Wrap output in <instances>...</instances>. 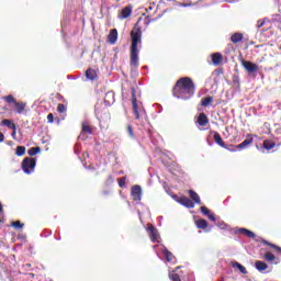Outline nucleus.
<instances>
[{
  "label": "nucleus",
  "mask_w": 281,
  "mask_h": 281,
  "mask_svg": "<svg viewBox=\"0 0 281 281\" xmlns=\"http://www.w3.org/2000/svg\"><path fill=\"white\" fill-rule=\"evenodd\" d=\"M195 91L196 87L190 77L180 78L172 89L173 97L178 98V100H190Z\"/></svg>",
  "instance_id": "f257e3e1"
},
{
  "label": "nucleus",
  "mask_w": 281,
  "mask_h": 281,
  "mask_svg": "<svg viewBox=\"0 0 281 281\" xmlns=\"http://www.w3.org/2000/svg\"><path fill=\"white\" fill-rule=\"evenodd\" d=\"M131 53H130V66L139 67V45H142V29L134 27L131 31Z\"/></svg>",
  "instance_id": "f03ea898"
},
{
  "label": "nucleus",
  "mask_w": 281,
  "mask_h": 281,
  "mask_svg": "<svg viewBox=\"0 0 281 281\" xmlns=\"http://www.w3.org/2000/svg\"><path fill=\"white\" fill-rule=\"evenodd\" d=\"M34 168H36V159L26 157L22 161V170L25 175H31L34 172Z\"/></svg>",
  "instance_id": "7ed1b4c3"
},
{
  "label": "nucleus",
  "mask_w": 281,
  "mask_h": 281,
  "mask_svg": "<svg viewBox=\"0 0 281 281\" xmlns=\"http://www.w3.org/2000/svg\"><path fill=\"white\" fill-rule=\"evenodd\" d=\"M132 91V106H133V113L135 115L136 120H139V104L137 103V94L135 87L131 88Z\"/></svg>",
  "instance_id": "20e7f679"
},
{
  "label": "nucleus",
  "mask_w": 281,
  "mask_h": 281,
  "mask_svg": "<svg viewBox=\"0 0 281 281\" xmlns=\"http://www.w3.org/2000/svg\"><path fill=\"white\" fill-rule=\"evenodd\" d=\"M147 232L149 234L151 243H159V232L157 231V228H155L153 224H147Z\"/></svg>",
  "instance_id": "39448f33"
},
{
  "label": "nucleus",
  "mask_w": 281,
  "mask_h": 281,
  "mask_svg": "<svg viewBox=\"0 0 281 281\" xmlns=\"http://www.w3.org/2000/svg\"><path fill=\"white\" fill-rule=\"evenodd\" d=\"M95 127L91 126L89 122L85 121L81 123V132L80 137H83V139L87 137V135H91Z\"/></svg>",
  "instance_id": "423d86ee"
},
{
  "label": "nucleus",
  "mask_w": 281,
  "mask_h": 281,
  "mask_svg": "<svg viewBox=\"0 0 281 281\" xmlns=\"http://www.w3.org/2000/svg\"><path fill=\"white\" fill-rule=\"evenodd\" d=\"M241 67L248 71V74H255V71H258V65L249 61V60H241Z\"/></svg>",
  "instance_id": "0eeeda50"
},
{
  "label": "nucleus",
  "mask_w": 281,
  "mask_h": 281,
  "mask_svg": "<svg viewBox=\"0 0 281 281\" xmlns=\"http://www.w3.org/2000/svg\"><path fill=\"white\" fill-rule=\"evenodd\" d=\"M131 194H132L133 201H136V202L142 201V187L137 184L132 187Z\"/></svg>",
  "instance_id": "6e6552de"
},
{
  "label": "nucleus",
  "mask_w": 281,
  "mask_h": 281,
  "mask_svg": "<svg viewBox=\"0 0 281 281\" xmlns=\"http://www.w3.org/2000/svg\"><path fill=\"white\" fill-rule=\"evenodd\" d=\"M213 133V139L217 146H221V148H225L226 150H229V147L225 144V140H223V137L218 132H212Z\"/></svg>",
  "instance_id": "1a4fd4ad"
},
{
  "label": "nucleus",
  "mask_w": 281,
  "mask_h": 281,
  "mask_svg": "<svg viewBox=\"0 0 281 281\" xmlns=\"http://www.w3.org/2000/svg\"><path fill=\"white\" fill-rule=\"evenodd\" d=\"M177 201L180 203V205H183L189 210H192L194 207V202H192V200H190V198L188 196H181Z\"/></svg>",
  "instance_id": "9d476101"
},
{
  "label": "nucleus",
  "mask_w": 281,
  "mask_h": 281,
  "mask_svg": "<svg viewBox=\"0 0 281 281\" xmlns=\"http://www.w3.org/2000/svg\"><path fill=\"white\" fill-rule=\"evenodd\" d=\"M250 144H254V138L251 135H248L245 140H243L239 145H235L234 148H237V150H244V148H247Z\"/></svg>",
  "instance_id": "9b49d317"
},
{
  "label": "nucleus",
  "mask_w": 281,
  "mask_h": 281,
  "mask_svg": "<svg viewBox=\"0 0 281 281\" xmlns=\"http://www.w3.org/2000/svg\"><path fill=\"white\" fill-rule=\"evenodd\" d=\"M196 124H199V126H207L210 124V117H207V114L203 112L200 113L196 119Z\"/></svg>",
  "instance_id": "f8f14e48"
},
{
  "label": "nucleus",
  "mask_w": 281,
  "mask_h": 281,
  "mask_svg": "<svg viewBox=\"0 0 281 281\" xmlns=\"http://www.w3.org/2000/svg\"><path fill=\"white\" fill-rule=\"evenodd\" d=\"M211 60H212L213 65H215V67H218V65H221L223 63V54L213 53L211 55Z\"/></svg>",
  "instance_id": "ddd939ff"
},
{
  "label": "nucleus",
  "mask_w": 281,
  "mask_h": 281,
  "mask_svg": "<svg viewBox=\"0 0 281 281\" xmlns=\"http://www.w3.org/2000/svg\"><path fill=\"white\" fill-rule=\"evenodd\" d=\"M131 14H133V7L127 5L121 10L120 19H128V16H131Z\"/></svg>",
  "instance_id": "4468645a"
},
{
  "label": "nucleus",
  "mask_w": 281,
  "mask_h": 281,
  "mask_svg": "<svg viewBox=\"0 0 281 281\" xmlns=\"http://www.w3.org/2000/svg\"><path fill=\"white\" fill-rule=\"evenodd\" d=\"M108 41L111 43V45H115V43H117V29L110 30Z\"/></svg>",
  "instance_id": "2eb2a0df"
},
{
  "label": "nucleus",
  "mask_w": 281,
  "mask_h": 281,
  "mask_svg": "<svg viewBox=\"0 0 281 281\" xmlns=\"http://www.w3.org/2000/svg\"><path fill=\"white\" fill-rule=\"evenodd\" d=\"M255 269H257V271H260V273H262V271H267L269 269V266L265 261L257 260L255 262Z\"/></svg>",
  "instance_id": "dca6fc26"
},
{
  "label": "nucleus",
  "mask_w": 281,
  "mask_h": 281,
  "mask_svg": "<svg viewBox=\"0 0 281 281\" xmlns=\"http://www.w3.org/2000/svg\"><path fill=\"white\" fill-rule=\"evenodd\" d=\"M188 194L192 201H194L198 205H201V196L194 190H189Z\"/></svg>",
  "instance_id": "f3484780"
},
{
  "label": "nucleus",
  "mask_w": 281,
  "mask_h": 281,
  "mask_svg": "<svg viewBox=\"0 0 281 281\" xmlns=\"http://www.w3.org/2000/svg\"><path fill=\"white\" fill-rule=\"evenodd\" d=\"M86 78H88V80H97L98 72L93 70V68H89L88 70H86Z\"/></svg>",
  "instance_id": "a211bd4d"
},
{
  "label": "nucleus",
  "mask_w": 281,
  "mask_h": 281,
  "mask_svg": "<svg viewBox=\"0 0 281 281\" xmlns=\"http://www.w3.org/2000/svg\"><path fill=\"white\" fill-rule=\"evenodd\" d=\"M1 124L11 131H16V124H14L11 120L4 119L2 120Z\"/></svg>",
  "instance_id": "6ab92c4d"
},
{
  "label": "nucleus",
  "mask_w": 281,
  "mask_h": 281,
  "mask_svg": "<svg viewBox=\"0 0 281 281\" xmlns=\"http://www.w3.org/2000/svg\"><path fill=\"white\" fill-rule=\"evenodd\" d=\"M195 225H196L198 229H207V226L210 224L205 220L200 218V220L195 221Z\"/></svg>",
  "instance_id": "aec40b11"
},
{
  "label": "nucleus",
  "mask_w": 281,
  "mask_h": 281,
  "mask_svg": "<svg viewBox=\"0 0 281 281\" xmlns=\"http://www.w3.org/2000/svg\"><path fill=\"white\" fill-rule=\"evenodd\" d=\"M262 245H266L267 247H271V249H274V251H277L278 254H281V247L276 244L269 243L268 240L263 239Z\"/></svg>",
  "instance_id": "412c9836"
},
{
  "label": "nucleus",
  "mask_w": 281,
  "mask_h": 281,
  "mask_svg": "<svg viewBox=\"0 0 281 281\" xmlns=\"http://www.w3.org/2000/svg\"><path fill=\"white\" fill-rule=\"evenodd\" d=\"M162 252L165 254L167 262H175V255H172L168 248H164Z\"/></svg>",
  "instance_id": "4be33fe9"
},
{
  "label": "nucleus",
  "mask_w": 281,
  "mask_h": 281,
  "mask_svg": "<svg viewBox=\"0 0 281 281\" xmlns=\"http://www.w3.org/2000/svg\"><path fill=\"white\" fill-rule=\"evenodd\" d=\"M244 38V35L243 33H234L232 36H231V41L236 44V43H240V41H243Z\"/></svg>",
  "instance_id": "5701e85b"
},
{
  "label": "nucleus",
  "mask_w": 281,
  "mask_h": 281,
  "mask_svg": "<svg viewBox=\"0 0 281 281\" xmlns=\"http://www.w3.org/2000/svg\"><path fill=\"white\" fill-rule=\"evenodd\" d=\"M263 148H266V150H273V148H276V143L273 140L266 139L263 140Z\"/></svg>",
  "instance_id": "b1692460"
},
{
  "label": "nucleus",
  "mask_w": 281,
  "mask_h": 281,
  "mask_svg": "<svg viewBox=\"0 0 281 281\" xmlns=\"http://www.w3.org/2000/svg\"><path fill=\"white\" fill-rule=\"evenodd\" d=\"M214 102V97H206L201 100V106H210Z\"/></svg>",
  "instance_id": "393cba45"
},
{
  "label": "nucleus",
  "mask_w": 281,
  "mask_h": 281,
  "mask_svg": "<svg viewBox=\"0 0 281 281\" xmlns=\"http://www.w3.org/2000/svg\"><path fill=\"white\" fill-rule=\"evenodd\" d=\"M234 269H239L240 273H243L244 276H247V268H245V266L238 263V262H234L233 263Z\"/></svg>",
  "instance_id": "a878e982"
},
{
  "label": "nucleus",
  "mask_w": 281,
  "mask_h": 281,
  "mask_svg": "<svg viewBox=\"0 0 281 281\" xmlns=\"http://www.w3.org/2000/svg\"><path fill=\"white\" fill-rule=\"evenodd\" d=\"M38 153H41V147H31L27 150V154L30 155V157H34V155H38Z\"/></svg>",
  "instance_id": "bb28decb"
},
{
  "label": "nucleus",
  "mask_w": 281,
  "mask_h": 281,
  "mask_svg": "<svg viewBox=\"0 0 281 281\" xmlns=\"http://www.w3.org/2000/svg\"><path fill=\"white\" fill-rule=\"evenodd\" d=\"M14 106L16 109V113H23V111H25V103H19L15 101Z\"/></svg>",
  "instance_id": "cd10ccee"
},
{
  "label": "nucleus",
  "mask_w": 281,
  "mask_h": 281,
  "mask_svg": "<svg viewBox=\"0 0 281 281\" xmlns=\"http://www.w3.org/2000/svg\"><path fill=\"white\" fill-rule=\"evenodd\" d=\"M15 155L18 157H23V155H25V146H18L15 149Z\"/></svg>",
  "instance_id": "c85d7f7f"
},
{
  "label": "nucleus",
  "mask_w": 281,
  "mask_h": 281,
  "mask_svg": "<svg viewBox=\"0 0 281 281\" xmlns=\"http://www.w3.org/2000/svg\"><path fill=\"white\" fill-rule=\"evenodd\" d=\"M265 259H266L268 262H273V260H276V255H273V252H266Z\"/></svg>",
  "instance_id": "c756f323"
},
{
  "label": "nucleus",
  "mask_w": 281,
  "mask_h": 281,
  "mask_svg": "<svg viewBox=\"0 0 281 281\" xmlns=\"http://www.w3.org/2000/svg\"><path fill=\"white\" fill-rule=\"evenodd\" d=\"M126 131L132 139H135V133L133 132V125H127Z\"/></svg>",
  "instance_id": "7c9ffc66"
},
{
  "label": "nucleus",
  "mask_w": 281,
  "mask_h": 281,
  "mask_svg": "<svg viewBox=\"0 0 281 281\" xmlns=\"http://www.w3.org/2000/svg\"><path fill=\"white\" fill-rule=\"evenodd\" d=\"M5 102H8L9 104H15L16 100H14V97H12V94H9L7 97H4Z\"/></svg>",
  "instance_id": "2f4dec72"
},
{
  "label": "nucleus",
  "mask_w": 281,
  "mask_h": 281,
  "mask_svg": "<svg viewBox=\"0 0 281 281\" xmlns=\"http://www.w3.org/2000/svg\"><path fill=\"white\" fill-rule=\"evenodd\" d=\"M169 279L171 281H181V277L177 273H169Z\"/></svg>",
  "instance_id": "473e14b6"
},
{
  "label": "nucleus",
  "mask_w": 281,
  "mask_h": 281,
  "mask_svg": "<svg viewBox=\"0 0 281 281\" xmlns=\"http://www.w3.org/2000/svg\"><path fill=\"white\" fill-rule=\"evenodd\" d=\"M57 111H58L59 113H65V112L67 111V106H66L65 104H63V103H59V104L57 105Z\"/></svg>",
  "instance_id": "72a5a7b5"
},
{
  "label": "nucleus",
  "mask_w": 281,
  "mask_h": 281,
  "mask_svg": "<svg viewBox=\"0 0 281 281\" xmlns=\"http://www.w3.org/2000/svg\"><path fill=\"white\" fill-rule=\"evenodd\" d=\"M11 225L12 227H15V229H21L23 227V223H21V221H15Z\"/></svg>",
  "instance_id": "f704fd0d"
},
{
  "label": "nucleus",
  "mask_w": 281,
  "mask_h": 281,
  "mask_svg": "<svg viewBox=\"0 0 281 281\" xmlns=\"http://www.w3.org/2000/svg\"><path fill=\"white\" fill-rule=\"evenodd\" d=\"M200 212H202L204 216H210V209H207L206 206H201Z\"/></svg>",
  "instance_id": "c9c22d12"
},
{
  "label": "nucleus",
  "mask_w": 281,
  "mask_h": 281,
  "mask_svg": "<svg viewBox=\"0 0 281 281\" xmlns=\"http://www.w3.org/2000/svg\"><path fill=\"white\" fill-rule=\"evenodd\" d=\"M120 188H124L126 186V177H122L119 179Z\"/></svg>",
  "instance_id": "e433bc0d"
},
{
  "label": "nucleus",
  "mask_w": 281,
  "mask_h": 281,
  "mask_svg": "<svg viewBox=\"0 0 281 281\" xmlns=\"http://www.w3.org/2000/svg\"><path fill=\"white\" fill-rule=\"evenodd\" d=\"M245 236H247V238H256V234L251 231H246Z\"/></svg>",
  "instance_id": "4c0bfd02"
},
{
  "label": "nucleus",
  "mask_w": 281,
  "mask_h": 281,
  "mask_svg": "<svg viewBox=\"0 0 281 281\" xmlns=\"http://www.w3.org/2000/svg\"><path fill=\"white\" fill-rule=\"evenodd\" d=\"M153 21H155V19L150 18V15H147L145 18V25H150V23H153Z\"/></svg>",
  "instance_id": "58836bf2"
},
{
  "label": "nucleus",
  "mask_w": 281,
  "mask_h": 281,
  "mask_svg": "<svg viewBox=\"0 0 281 281\" xmlns=\"http://www.w3.org/2000/svg\"><path fill=\"white\" fill-rule=\"evenodd\" d=\"M47 122H48V124H54V114L53 113H49L47 115Z\"/></svg>",
  "instance_id": "ea45409f"
},
{
  "label": "nucleus",
  "mask_w": 281,
  "mask_h": 281,
  "mask_svg": "<svg viewBox=\"0 0 281 281\" xmlns=\"http://www.w3.org/2000/svg\"><path fill=\"white\" fill-rule=\"evenodd\" d=\"M247 228H239L236 231V234H243L245 236V234H247Z\"/></svg>",
  "instance_id": "a19ab883"
},
{
  "label": "nucleus",
  "mask_w": 281,
  "mask_h": 281,
  "mask_svg": "<svg viewBox=\"0 0 281 281\" xmlns=\"http://www.w3.org/2000/svg\"><path fill=\"white\" fill-rule=\"evenodd\" d=\"M265 26V20L257 21V27H263Z\"/></svg>",
  "instance_id": "79ce46f5"
},
{
  "label": "nucleus",
  "mask_w": 281,
  "mask_h": 281,
  "mask_svg": "<svg viewBox=\"0 0 281 281\" xmlns=\"http://www.w3.org/2000/svg\"><path fill=\"white\" fill-rule=\"evenodd\" d=\"M207 217L210 221H213V222L216 221V217L214 216V214L209 213Z\"/></svg>",
  "instance_id": "37998d69"
},
{
  "label": "nucleus",
  "mask_w": 281,
  "mask_h": 281,
  "mask_svg": "<svg viewBox=\"0 0 281 281\" xmlns=\"http://www.w3.org/2000/svg\"><path fill=\"white\" fill-rule=\"evenodd\" d=\"M5 140V135L0 132V143Z\"/></svg>",
  "instance_id": "c03bdc74"
},
{
  "label": "nucleus",
  "mask_w": 281,
  "mask_h": 281,
  "mask_svg": "<svg viewBox=\"0 0 281 281\" xmlns=\"http://www.w3.org/2000/svg\"><path fill=\"white\" fill-rule=\"evenodd\" d=\"M0 212H3V205L0 203Z\"/></svg>",
  "instance_id": "a18cd8bd"
},
{
  "label": "nucleus",
  "mask_w": 281,
  "mask_h": 281,
  "mask_svg": "<svg viewBox=\"0 0 281 281\" xmlns=\"http://www.w3.org/2000/svg\"><path fill=\"white\" fill-rule=\"evenodd\" d=\"M14 135H16V131H13V132H12V137H14Z\"/></svg>",
  "instance_id": "49530a36"
},
{
  "label": "nucleus",
  "mask_w": 281,
  "mask_h": 281,
  "mask_svg": "<svg viewBox=\"0 0 281 281\" xmlns=\"http://www.w3.org/2000/svg\"><path fill=\"white\" fill-rule=\"evenodd\" d=\"M217 74H223V69L217 70Z\"/></svg>",
  "instance_id": "de8ad7c7"
},
{
  "label": "nucleus",
  "mask_w": 281,
  "mask_h": 281,
  "mask_svg": "<svg viewBox=\"0 0 281 281\" xmlns=\"http://www.w3.org/2000/svg\"><path fill=\"white\" fill-rule=\"evenodd\" d=\"M231 153H235L236 151V149H228Z\"/></svg>",
  "instance_id": "09e8293b"
},
{
  "label": "nucleus",
  "mask_w": 281,
  "mask_h": 281,
  "mask_svg": "<svg viewBox=\"0 0 281 281\" xmlns=\"http://www.w3.org/2000/svg\"><path fill=\"white\" fill-rule=\"evenodd\" d=\"M26 267H32V265L31 263H26Z\"/></svg>",
  "instance_id": "8fccbe9b"
}]
</instances>
